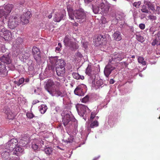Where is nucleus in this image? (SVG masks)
<instances>
[{"mask_svg": "<svg viewBox=\"0 0 160 160\" xmlns=\"http://www.w3.org/2000/svg\"><path fill=\"white\" fill-rule=\"evenodd\" d=\"M62 86V83L59 81L54 82L52 80L49 79L46 82L44 88L52 96L63 97L67 94L64 90L60 89Z\"/></svg>", "mask_w": 160, "mask_h": 160, "instance_id": "nucleus-1", "label": "nucleus"}, {"mask_svg": "<svg viewBox=\"0 0 160 160\" xmlns=\"http://www.w3.org/2000/svg\"><path fill=\"white\" fill-rule=\"evenodd\" d=\"M74 15L76 19L79 20V21L83 22L86 21V14L82 9L74 10Z\"/></svg>", "mask_w": 160, "mask_h": 160, "instance_id": "nucleus-2", "label": "nucleus"}, {"mask_svg": "<svg viewBox=\"0 0 160 160\" xmlns=\"http://www.w3.org/2000/svg\"><path fill=\"white\" fill-rule=\"evenodd\" d=\"M93 42L96 46H99V45L105 46L107 43L106 39L105 36L100 34L97 36L96 38L94 40Z\"/></svg>", "mask_w": 160, "mask_h": 160, "instance_id": "nucleus-3", "label": "nucleus"}, {"mask_svg": "<svg viewBox=\"0 0 160 160\" xmlns=\"http://www.w3.org/2000/svg\"><path fill=\"white\" fill-rule=\"evenodd\" d=\"M19 22L17 17L10 16L8 21V27L11 29H13L18 25Z\"/></svg>", "mask_w": 160, "mask_h": 160, "instance_id": "nucleus-4", "label": "nucleus"}, {"mask_svg": "<svg viewBox=\"0 0 160 160\" xmlns=\"http://www.w3.org/2000/svg\"><path fill=\"white\" fill-rule=\"evenodd\" d=\"M86 86L84 84H81L77 86L74 91V93L77 95L82 96L84 95L86 91Z\"/></svg>", "mask_w": 160, "mask_h": 160, "instance_id": "nucleus-5", "label": "nucleus"}, {"mask_svg": "<svg viewBox=\"0 0 160 160\" xmlns=\"http://www.w3.org/2000/svg\"><path fill=\"white\" fill-rule=\"evenodd\" d=\"M125 55L123 53H116L109 59V63L113 64V62H112L113 61L115 63H118L123 59Z\"/></svg>", "mask_w": 160, "mask_h": 160, "instance_id": "nucleus-6", "label": "nucleus"}, {"mask_svg": "<svg viewBox=\"0 0 160 160\" xmlns=\"http://www.w3.org/2000/svg\"><path fill=\"white\" fill-rule=\"evenodd\" d=\"M12 33L5 28H3L0 31V37L4 38L5 40H10L12 38Z\"/></svg>", "mask_w": 160, "mask_h": 160, "instance_id": "nucleus-7", "label": "nucleus"}, {"mask_svg": "<svg viewBox=\"0 0 160 160\" xmlns=\"http://www.w3.org/2000/svg\"><path fill=\"white\" fill-rule=\"evenodd\" d=\"M77 111L79 115L83 117L84 115L86 114L87 111L89 112L90 109L84 104H79L77 107Z\"/></svg>", "mask_w": 160, "mask_h": 160, "instance_id": "nucleus-8", "label": "nucleus"}, {"mask_svg": "<svg viewBox=\"0 0 160 160\" xmlns=\"http://www.w3.org/2000/svg\"><path fill=\"white\" fill-rule=\"evenodd\" d=\"M64 42L66 46L69 47L74 48H77L76 46L74 47L76 43L72 41L70 37H69L68 36H65L64 38Z\"/></svg>", "mask_w": 160, "mask_h": 160, "instance_id": "nucleus-9", "label": "nucleus"}, {"mask_svg": "<svg viewBox=\"0 0 160 160\" xmlns=\"http://www.w3.org/2000/svg\"><path fill=\"white\" fill-rule=\"evenodd\" d=\"M31 16L30 11H27L26 13L20 16L21 21L24 23H28L29 22V19Z\"/></svg>", "mask_w": 160, "mask_h": 160, "instance_id": "nucleus-10", "label": "nucleus"}, {"mask_svg": "<svg viewBox=\"0 0 160 160\" xmlns=\"http://www.w3.org/2000/svg\"><path fill=\"white\" fill-rule=\"evenodd\" d=\"M110 63L109 62V63L105 67L104 69V75L107 77H108L112 71L115 69V68L112 67Z\"/></svg>", "mask_w": 160, "mask_h": 160, "instance_id": "nucleus-11", "label": "nucleus"}, {"mask_svg": "<svg viewBox=\"0 0 160 160\" xmlns=\"http://www.w3.org/2000/svg\"><path fill=\"white\" fill-rule=\"evenodd\" d=\"M32 56L36 60L38 59L40 57V49L36 46L32 47Z\"/></svg>", "mask_w": 160, "mask_h": 160, "instance_id": "nucleus-12", "label": "nucleus"}, {"mask_svg": "<svg viewBox=\"0 0 160 160\" xmlns=\"http://www.w3.org/2000/svg\"><path fill=\"white\" fill-rule=\"evenodd\" d=\"M18 143V141L17 139H12L8 143V149L10 151H12L14 148L15 149Z\"/></svg>", "mask_w": 160, "mask_h": 160, "instance_id": "nucleus-13", "label": "nucleus"}, {"mask_svg": "<svg viewBox=\"0 0 160 160\" xmlns=\"http://www.w3.org/2000/svg\"><path fill=\"white\" fill-rule=\"evenodd\" d=\"M3 111L5 114L7 115L8 119L12 120L14 118V114L8 107H5L3 109Z\"/></svg>", "mask_w": 160, "mask_h": 160, "instance_id": "nucleus-14", "label": "nucleus"}, {"mask_svg": "<svg viewBox=\"0 0 160 160\" xmlns=\"http://www.w3.org/2000/svg\"><path fill=\"white\" fill-rule=\"evenodd\" d=\"M0 61L3 62L4 64L5 63L7 64H9L11 62V60L9 54H4L0 57Z\"/></svg>", "mask_w": 160, "mask_h": 160, "instance_id": "nucleus-15", "label": "nucleus"}, {"mask_svg": "<svg viewBox=\"0 0 160 160\" xmlns=\"http://www.w3.org/2000/svg\"><path fill=\"white\" fill-rule=\"evenodd\" d=\"M72 117L71 115H70L68 113H65L62 120V122L64 126H66L71 121Z\"/></svg>", "mask_w": 160, "mask_h": 160, "instance_id": "nucleus-16", "label": "nucleus"}, {"mask_svg": "<svg viewBox=\"0 0 160 160\" xmlns=\"http://www.w3.org/2000/svg\"><path fill=\"white\" fill-rule=\"evenodd\" d=\"M155 38L153 39L152 42V45L155 46L156 45L160 44V31L157 34H155Z\"/></svg>", "mask_w": 160, "mask_h": 160, "instance_id": "nucleus-17", "label": "nucleus"}, {"mask_svg": "<svg viewBox=\"0 0 160 160\" xmlns=\"http://www.w3.org/2000/svg\"><path fill=\"white\" fill-rule=\"evenodd\" d=\"M58 60V57L57 56L51 57L49 58L50 62L52 64L51 67L49 68L50 69H52V70L54 69V66L55 65H56Z\"/></svg>", "mask_w": 160, "mask_h": 160, "instance_id": "nucleus-18", "label": "nucleus"}, {"mask_svg": "<svg viewBox=\"0 0 160 160\" xmlns=\"http://www.w3.org/2000/svg\"><path fill=\"white\" fill-rule=\"evenodd\" d=\"M7 74V72L6 69L5 64H2L0 62V75L4 77Z\"/></svg>", "mask_w": 160, "mask_h": 160, "instance_id": "nucleus-19", "label": "nucleus"}, {"mask_svg": "<svg viewBox=\"0 0 160 160\" xmlns=\"http://www.w3.org/2000/svg\"><path fill=\"white\" fill-rule=\"evenodd\" d=\"M56 71L57 75L58 76L62 77L64 76L65 73V67H56Z\"/></svg>", "mask_w": 160, "mask_h": 160, "instance_id": "nucleus-20", "label": "nucleus"}, {"mask_svg": "<svg viewBox=\"0 0 160 160\" xmlns=\"http://www.w3.org/2000/svg\"><path fill=\"white\" fill-rule=\"evenodd\" d=\"M112 37L115 41H119L122 39V35L120 31H116L114 33Z\"/></svg>", "mask_w": 160, "mask_h": 160, "instance_id": "nucleus-21", "label": "nucleus"}, {"mask_svg": "<svg viewBox=\"0 0 160 160\" xmlns=\"http://www.w3.org/2000/svg\"><path fill=\"white\" fill-rule=\"evenodd\" d=\"M64 15L61 12L56 13L55 15L54 18V20L56 22H59L63 18Z\"/></svg>", "mask_w": 160, "mask_h": 160, "instance_id": "nucleus-22", "label": "nucleus"}, {"mask_svg": "<svg viewBox=\"0 0 160 160\" xmlns=\"http://www.w3.org/2000/svg\"><path fill=\"white\" fill-rule=\"evenodd\" d=\"M32 149L35 151L40 148L39 145V141L38 139H35L32 141Z\"/></svg>", "mask_w": 160, "mask_h": 160, "instance_id": "nucleus-23", "label": "nucleus"}, {"mask_svg": "<svg viewBox=\"0 0 160 160\" xmlns=\"http://www.w3.org/2000/svg\"><path fill=\"white\" fill-rule=\"evenodd\" d=\"M151 0H144V3L148 6V8L153 12L155 10V6L153 4H152L151 3Z\"/></svg>", "mask_w": 160, "mask_h": 160, "instance_id": "nucleus-24", "label": "nucleus"}, {"mask_svg": "<svg viewBox=\"0 0 160 160\" xmlns=\"http://www.w3.org/2000/svg\"><path fill=\"white\" fill-rule=\"evenodd\" d=\"M14 8V5L12 4H8L5 5L4 9L8 15L11 12L12 10Z\"/></svg>", "mask_w": 160, "mask_h": 160, "instance_id": "nucleus-25", "label": "nucleus"}, {"mask_svg": "<svg viewBox=\"0 0 160 160\" xmlns=\"http://www.w3.org/2000/svg\"><path fill=\"white\" fill-rule=\"evenodd\" d=\"M15 152H13V154L16 155L17 156H19L23 153V149L22 148L18 146L15 148Z\"/></svg>", "mask_w": 160, "mask_h": 160, "instance_id": "nucleus-26", "label": "nucleus"}, {"mask_svg": "<svg viewBox=\"0 0 160 160\" xmlns=\"http://www.w3.org/2000/svg\"><path fill=\"white\" fill-rule=\"evenodd\" d=\"M67 9L68 13V15L71 20L74 19V11L72 8L70 6H68L67 7Z\"/></svg>", "mask_w": 160, "mask_h": 160, "instance_id": "nucleus-27", "label": "nucleus"}, {"mask_svg": "<svg viewBox=\"0 0 160 160\" xmlns=\"http://www.w3.org/2000/svg\"><path fill=\"white\" fill-rule=\"evenodd\" d=\"M38 140L40 148H45L46 147V143L47 142L46 140L45 139H39Z\"/></svg>", "mask_w": 160, "mask_h": 160, "instance_id": "nucleus-28", "label": "nucleus"}, {"mask_svg": "<svg viewBox=\"0 0 160 160\" xmlns=\"http://www.w3.org/2000/svg\"><path fill=\"white\" fill-rule=\"evenodd\" d=\"M72 75L74 78L77 80L81 79L83 80L84 79V77L83 76L80 75L77 73L73 72L72 74Z\"/></svg>", "mask_w": 160, "mask_h": 160, "instance_id": "nucleus-29", "label": "nucleus"}, {"mask_svg": "<svg viewBox=\"0 0 160 160\" xmlns=\"http://www.w3.org/2000/svg\"><path fill=\"white\" fill-rule=\"evenodd\" d=\"M65 62L63 59H58L57 61V63L56 65V67H65Z\"/></svg>", "mask_w": 160, "mask_h": 160, "instance_id": "nucleus-30", "label": "nucleus"}, {"mask_svg": "<svg viewBox=\"0 0 160 160\" xmlns=\"http://www.w3.org/2000/svg\"><path fill=\"white\" fill-rule=\"evenodd\" d=\"M40 112L42 114H44L46 112L48 108L45 104H42L39 107Z\"/></svg>", "mask_w": 160, "mask_h": 160, "instance_id": "nucleus-31", "label": "nucleus"}, {"mask_svg": "<svg viewBox=\"0 0 160 160\" xmlns=\"http://www.w3.org/2000/svg\"><path fill=\"white\" fill-rule=\"evenodd\" d=\"M8 15L7 13L6 12V11H5L3 9H1L0 10V19L2 17H6ZM0 20L1 21V26H2V24L3 23L1 21V20L0 19Z\"/></svg>", "mask_w": 160, "mask_h": 160, "instance_id": "nucleus-32", "label": "nucleus"}, {"mask_svg": "<svg viewBox=\"0 0 160 160\" xmlns=\"http://www.w3.org/2000/svg\"><path fill=\"white\" fill-rule=\"evenodd\" d=\"M53 149L50 147H47L44 149L45 153L48 155H51L52 154Z\"/></svg>", "mask_w": 160, "mask_h": 160, "instance_id": "nucleus-33", "label": "nucleus"}, {"mask_svg": "<svg viewBox=\"0 0 160 160\" xmlns=\"http://www.w3.org/2000/svg\"><path fill=\"white\" fill-rule=\"evenodd\" d=\"M92 71V70L91 69V66H89V65L86 69L85 73L87 74L88 75L91 77Z\"/></svg>", "mask_w": 160, "mask_h": 160, "instance_id": "nucleus-34", "label": "nucleus"}, {"mask_svg": "<svg viewBox=\"0 0 160 160\" xmlns=\"http://www.w3.org/2000/svg\"><path fill=\"white\" fill-rule=\"evenodd\" d=\"M25 81V79L24 78H20L18 81H14V83L17 84L18 86H20L21 84L23 83Z\"/></svg>", "mask_w": 160, "mask_h": 160, "instance_id": "nucleus-35", "label": "nucleus"}, {"mask_svg": "<svg viewBox=\"0 0 160 160\" xmlns=\"http://www.w3.org/2000/svg\"><path fill=\"white\" fill-rule=\"evenodd\" d=\"M102 8H103L101 9L102 12L105 13H107L109 10V7L108 4H105Z\"/></svg>", "mask_w": 160, "mask_h": 160, "instance_id": "nucleus-36", "label": "nucleus"}, {"mask_svg": "<svg viewBox=\"0 0 160 160\" xmlns=\"http://www.w3.org/2000/svg\"><path fill=\"white\" fill-rule=\"evenodd\" d=\"M136 38L138 41L142 42H143L145 40L143 37L140 34L136 35Z\"/></svg>", "mask_w": 160, "mask_h": 160, "instance_id": "nucleus-37", "label": "nucleus"}, {"mask_svg": "<svg viewBox=\"0 0 160 160\" xmlns=\"http://www.w3.org/2000/svg\"><path fill=\"white\" fill-rule=\"evenodd\" d=\"M98 122L95 120L92 122L90 124V127L91 128L98 127Z\"/></svg>", "mask_w": 160, "mask_h": 160, "instance_id": "nucleus-38", "label": "nucleus"}, {"mask_svg": "<svg viewBox=\"0 0 160 160\" xmlns=\"http://www.w3.org/2000/svg\"><path fill=\"white\" fill-rule=\"evenodd\" d=\"M138 61L139 63H141L143 65L146 64V62L144 60V58L141 57H139L138 58Z\"/></svg>", "mask_w": 160, "mask_h": 160, "instance_id": "nucleus-39", "label": "nucleus"}, {"mask_svg": "<svg viewBox=\"0 0 160 160\" xmlns=\"http://www.w3.org/2000/svg\"><path fill=\"white\" fill-rule=\"evenodd\" d=\"M156 30V28L155 27L152 26L150 28L149 31L152 36H154V32Z\"/></svg>", "mask_w": 160, "mask_h": 160, "instance_id": "nucleus-40", "label": "nucleus"}, {"mask_svg": "<svg viewBox=\"0 0 160 160\" xmlns=\"http://www.w3.org/2000/svg\"><path fill=\"white\" fill-rule=\"evenodd\" d=\"M90 97L88 95H87L82 99V102L86 103L89 101Z\"/></svg>", "mask_w": 160, "mask_h": 160, "instance_id": "nucleus-41", "label": "nucleus"}, {"mask_svg": "<svg viewBox=\"0 0 160 160\" xmlns=\"http://www.w3.org/2000/svg\"><path fill=\"white\" fill-rule=\"evenodd\" d=\"M141 12H142L145 13H148V10L146 6H144V5H143L142 7V8L141 9Z\"/></svg>", "mask_w": 160, "mask_h": 160, "instance_id": "nucleus-42", "label": "nucleus"}, {"mask_svg": "<svg viewBox=\"0 0 160 160\" xmlns=\"http://www.w3.org/2000/svg\"><path fill=\"white\" fill-rule=\"evenodd\" d=\"M93 12L95 14H97L99 12L100 8L99 6L92 7Z\"/></svg>", "mask_w": 160, "mask_h": 160, "instance_id": "nucleus-43", "label": "nucleus"}, {"mask_svg": "<svg viewBox=\"0 0 160 160\" xmlns=\"http://www.w3.org/2000/svg\"><path fill=\"white\" fill-rule=\"evenodd\" d=\"M141 4V2L138 1V2H135L133 4V5L134 7L136 8H139L140 5Z\"/></svg>", "mask_w": 160, "mask_h": 160, "instance_id": "nucleus-44", "label": "nucleus"}, {"mask_svg": "<svg viewBox=\"0 0 160 160\" xmlns=\"http://www.w3.org/2000/svg\"><path fill=\"white\" fill-rule=\"evenodd\" d=\"M29 138L27 139L26 140H25L23 139H21L20 140V142L21 143H23L22 144V145L23 146H25L26 144H27L28 143V141Z\"/></svg>", "mask_w": 160, "mask_h": 160, "instance_id": "nucleus-45", "label": "nucleus"}, {"mask_svg": "<svg viewBox=\"0 0 160 160\" xmlns=\"http://www.w3.org/2000/svg\"><path fill=\"white\" fill-rule=\"evenodd\" d=\"M148 19L152 21L155 20L157 19V17L156 16L152 15H149L148 16Z\"/></svg>", "mask_w": 160, "mask_h": 160, "instance_id": "nucleus-46", "label": "nucleus"}, {"mask_svg": "<svg viewBox=\"0 0 160 160\" xmlns=\"http://www.w3.org/2000/svg\"><path fill=\"white\" fill-rule=\"evenodd\" d=\"M26 116L29 118H32L34 117V115L32 113H27L26 114Z\"/></svg>", "mask_w": 160, "mask_h": 160, "instance_id": "nucleus-47", "label": "nucleus"}, {"mask_svg": "<svg viewBox=\"0 0 160 160\" xmlns=\"http://www.w3.org/2000/svg\"><path fill=\"white\" fill-rule=\"evenodd\" d=\"M139 27L141 29L143 30L145 29V25L144 24L142 23L139 24Z\"/></svg>", "mask_w": 160, "mask_h": 160, "instance_id": "nucleus-48", "label": "nucleus"}, {"mask_svg": "<svg viewBox=\"0 0 160 160\" xmlns=\"http://www.w3.org/2000/svg\"><path fill=\"white\" fill-rule=\"evenodd\" d=\"M105 4L104 3L103 1H102V2L100 4H98V6L100 8L102 9L103 8Z\"/></svg>", "mask_w": 160, "mask_h": 160, "instance_id": "nucleus-49", "label": "nucleus"}, {"mask_svg": "<svg viewBox=\"0 0 160 160\" xmlns=\"http://www.w3.org/2000/svg\"><path fill=\"white\" fill-rule=\"evenodd\" d=\"M9 160H20L18 157H12L10 158Z\"/></svg>", "mask_w": 160, "mask_h": 160, "instance_id": "nucleus-50", "label": "nucleus"}, {"mask_svg": "<svg viewBox=\"0 0 160 160\" xmlns=\"http://www.w3.org/2000/svg\"><path fill=\"white\" fill-rule=\"evenodd\" d=\"M95 117V115L94 113L92 112L91 114L90 119H93Z\"/></svg>", "mask_w": 160, "mask_h": 160, "instance_id": "nucleus-51", "label": "nucleus"}, {"mask_svg": "<svg viewBox=\"0 0 160 160\" xmlns=\"http://www.w3.org/2000/svg\"><path fill=\"white\" fill-rule=\"evenodd\" d=\"M121 63L122 66H124L126 67L128 66V64L126 62H121Z\"/></svg>", "mask_w": 160, "mask_h": 160, "instance_id": "nucleus-52", "label": "nucleus"}, {"mask_svg": "<svg viewBox=\"0 0 160 160\" xmlns=\"http://www.w3.org/2000/svg\"><path fill=\"white\" fill-rule=\"evenodd\" d=\"M39 102V101L38 100H33L32 102V104L33 105L37 103L38 102Z\"/></svg>", "mask_w": 160, "mask_h": 160, "instance_id": "nucleus-53", "label": "nucleus"}, {"mask_svg": "<svg viewBox=\"0 0 160 160\" xmlns=\"http://www.w3.org/2000/svg\"><path fill=\"white\" fill-rule=\"evenodd\" d=\"M157 11L158 13H160V7L157 6Z\"/></svg>", "mask_w": 160, "mask_h": 160, "instance_id": "nucleus-54", "label": "nucleus"}, {"mask_svg": "<svg viewBox=\"0 0 160 160\" xmlns=\"http://www.w3.org/2000/svg\"><path fill=\"white\" fill-rule=\"evenodd\" d=\"M94 0H84L85 2L88 3L89 2L93 1Z\"/></svg>", "mask_w": 160, "mask_h": 160, "instance_id": "nucleus-55", "label": "nucleus"}, {"mask_svg": "<svg viewBox=\"0 0 160 160\" xmlns=\"http://www.w3.org/2000/svg\"><path fill=\"white\" fill-rule=\"evenodd\" d=\"M61 47L58 46L56 48V50H57L58 51H59L61 50Z\"/></svg>", "mask_w": 160, "mask_h": 160, "instance_id": "nucleus-56", "label": "nucleus"}, {"mask_svg": "<svg viewBox=\"0 0 160 160\" xmlns=\"http://www.w3.org/2000/svg\"><path fill=\"white\" fill-rule=\"evenodd\" d=\"M109 82L110 84H113L114 83L115 81L113 79H111Z\"/></svg>", "mask_w": 160, "mask_h": 160, "instance_id": "nucleus-57", "label": "nucleus"}, {"mask_svg": "<svg viewBox=\"0 0 160 160\" xmlns=\"http://www.w3.org/2000/svg\"><path fill=\"white\" fill-rule=\"evenodd\" d=\"M25 81L26 82H28L29 81V79L28 78H26L25 79Z\"/></svg>", "mask_w": 160, "mask_h": 160, "instance_id": "nucleus-58", "label": "nucleus"}, {"mask_svg": "<svg viewBox=\"0 0 160 160\" xmlns=\"http://www.w3.org/2000/svg\"><path fill=\"white\" fill-rule=\"evenodd\" d=\"M58 46L61 48L62 47V44L60 43H58Z\"/></svg>", "mask_w": 160, "mask_h": 160, "instance_id": "nucleus-59", "label": "nucleus"}, {"mask_svg": "<svg viewBox=\"0 0 160 160\" xmlns=\"http://www.w3.org/2000/svg\"><path fill=\"white\" fill-rule=\"evenodd\" d=\"M92 76H93L92 77V79H94V78H96L95 74H93L92 75Z\"/></svg>", "mask_w": 160, "mask_h": 160, "instance_id": "nucleus-60", "label": "nucleus"}, {"mask_svg": "<svg viewBox=\"0 0 160 160\" xmlns=\"http://www.w3.org/2000/svg\"><path fill=\"white\" fill-rule=\"evenodd\" d=\"M52 16L51 15H49L48 16V17L49 18H52Z\"/></svg>", "mask_w": 160, "mask_h": 160, "instance_id": "nucleus-61", "label": "nucleus"}, {"mask_svg": "<svg viewBox=\"0 0 160 160\" xmlns=\"http://www.w3.org/2000/svg\"><path fill=\"white\" fill-rule=\"evenodd\" d=\"M132 57L133 58H135V55H133L132 56Z\"/></svg>", "mask_w": 160, "mask_h": 160, "instance_id": "nucleus-62", "label": "nucleus"}, {"mask_svg": "<svg viewBox=\"0 0 160 160\" xmlns=\"http://www.w3.org/2000/svg\"><path fill=\"white\" fill-rule=\"evenodd\" d=\"M34 93H36V90L35 89L34 91Z\"/></svg>", "mask_w": 160, "mask_h": 160, "instance_id": "nucleus-63", "label": "nucleus"}, {"mask_svg": "<svg viewBox=\"0 0 160 160\" xmlns=\"http://www.w3.org/2000/svg\"><path fill=\"white\" fill-rule=\"evenodd\" d=\"M5 153H6V154H7V156H8V152H6Z\"/></svg>", "mask_w": 160, "mask_h": 160, "instance_id": "nucleus-64", "label": "nucleus"}]
</instances>
